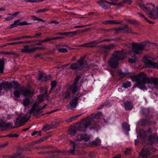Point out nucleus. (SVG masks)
<instances>
[{
    "mask_svg": "<svg viewBox=\"0 0 158 158\" xmlns=\"http://www.w3.org/2000/svg\"><path fill=\"white\" fill-rule=\"evenodd\" d=\"M136 85L139 89L145 90L146 89L145 85H148V87L150 88L155 87L158 83L156 79L152 77L150 78L143 73L139 74L135 77Z\"/></svg>",
    "mask_w": 158,
    "mask_h": 158,
    "instance_id": "obj_1",
    "label": "nucleus"
},
{
    "mask_svg": "<svg viewBox=\"0 0 158 158\" xmlns=\"http://www.w3.org/2000/svg\"><path fill=\"white\" fill-rule=\"evenodd\" d=\"M80 77L77 76L74 79V83L71 85H66L64 88V91L62 92V96L64 98H69L71 94H75L78 91V89L77 86L78 81Z\"/></svg>",
    "mask_w": 158,
    "mask_h": 158,
    "instance_id": "obj_2",
    "label": "nucleus"
},
{
    "mask_svg": "<svg viewBox=\"0 0 158 158\" xmlns=\"http://www.w3.org/2000/svg\"><path fill=\"white\" fill-rule=\"evenodd\" d=\"M91 123L90 119L89 116L81 121L79 123V126L77 128L73 127L69 130V133L71 135H74L77 131H85L88 126Z\"/></svg>",
    "mask_w": 158,
    "mask_h": 158,
    "instance_id": "obj_3",
    "label": "nucleus"
},
{
    "mask_svg": "<svg viewBox=\"0 0 158 158\" xmlns=\"http://www.w3.org/2000/svg\"><path fill=\"white\" fill-rule=\"evenodd\" d=\"M126 56L125 53L123 51H117L115 52L113 56L108 61L109 66L113 68L117 67L118 64V61L122 60Z\"/></svg>",
    "mask_w": 158,
    "mask_h": 158,
    "instance_id": "obj_4",
    "label": "nucleus"
},
{
    "mask_svg": "<svg viewBox=\"0 0 158 158\" xmlns=\"http://www.w3.org/2000/svg\"><path fill=\"white\" fill-rule=\"evenodd\" d=\"M15 87L16 90L14 92V94L16 98H19L20 94L25 97L30 96L33 94V91L30 88L19 87L17 85H16Z\"/></svg>",
    "mask_w": 158,
    "mask_h": 158,
    "instance_id": "obj_5",
    "label": "nucleus"
},
{
    "mask_svg": "<svg viewBox=\"0 0 158 158\" xmlns=\"http://www.w3.org/2000/svg\"><path fill=\"white\" fill-rule=\"evenodd\" d=\"M148 46V44L147 43L142 44L133 43L132 44V50L129 53V55L131 56L134 57L135 55L141 53V51L145 49Z\"/></svg>",
    "mask_w": 158,
    "mask_h": 158,
    "instance_id": "obj_6",
    "label": "nucleus"
},
{
    "mask_svg": "<svg viewBox=\"0 0 158 158\" xmlns=\"http://www.w3.org/2000/svg\"><path fill=\"white\" fill-rule=\"evenodd\" d=\"M148 6L146 7L148 9L147 13L149 15V17L152 19L158 18V7H155V5L152 3H147Z\"/></svg>",
    "mask_w": 158,
    "mask_h": 158,
    "instance_id": "obj_7",
    "label": "nucleus"
},
{
    "mask_svg": "<svg viewBox=\"0 0 158 158\" xmlns=\"http://www.w3.org/2000/svg\"><path fill=\"white\" fill-rule=\"evenodd\" d=\"M47 106V105L45 104L42 108L39 107L36 103H35L33 105L32 108L29 112V114L33 113V114L35 116L40 114L41 113L40 110L42 109L45 108V107Z\"/></svg>",
    "mask_w": 158,
    "mask_h": 158,
    "instance_id": "obj_8",
    "label": "nucleus"
},
{
    "mask_svg": "<svg viewBox=\"0 0 158 158\" xmlns=\"http://www.w3.org/2000/svg\"><path fill=\"white\" fill-rule=\"evenodd\" d=\"M85 58H81L76 63L72 64L70 66V69L74 70H80L83 67V61Z\"/></svg>",
    "mask_w": 158,
    "mask_h": 158,
    "instance_id": "obj_9",
    "label": "nucleus"
},
{
    "mask_svg": "<svg viewBox=\"0 0 158 158\" xmlns=\"http://www.w3.org/2000/svg\"><path fill=\"white\" fill-rule=\"evenodd\" d=\"M45 48H30L28 45H26L24 46L23 48L21 50V51L22 53H30L35 52L37 49H45Z\"/></svg>",
    "mask_w": 158,
    "mask_h": 158,
    "instance_id": "obj_10",
    "label": "nucleus"
},
{
    "mask_svg": "<svg viewBox=\"0 0 158 158\" xmlns=\"http://www.w3.org/2000/svg\"><path fill=\"white\" fill-rule=\"evenodd\" d=\"M30 115L28 117L26 116L19 117L16 119L17 123H18L20 126L24 125L30 118Z\"/></svg>",
    "mask_w": 158,
    "mask_h": 158,
    "instance_id": "obj_11",
    "label": "nucleus"
},
{
    "mask_svg": "<svg viewBox=\"0 0 158 158\" xmlns=\"http://www.w3.org/2000/svg\"><path fill=\"white\" fill-rule=\"evenodd\" d=\"M147 56H145L143 59V61L147 64L148 67H153V68L158 67V63L156 64L154 62H152L150 60L147 59Z\"/></svg>",
    "mask_w": 158,
    "mask_h": 158,
    "instance_id": "obj_12",
    "label": "nucleus"
},
{
    "mask_svg": "<svg viewBox=\"0 0 158 158\" xmlns=\"http://www.w3.org/2000/svg\"><path fill=\"white\" fill-rule=\"evenodd\" d=\"M78 99L77 97H74L70 101L69 106L70 108L74 109L76 108L78 104Z\"/></svg>",
    "mask_w": 158,
    "mask_h": 158,
    "instance_id": "obj_13",
    "label": "nucleus"
},
{
    "mask_svg": "<svg viewBox=\"0 0 158 158\" xmlns=\"http://www.w3.org/2000/svg\"><path fill=\"white\" fill-rule=\"evenodd\" d=\"M140 155L144 158H147L150 155L149 150L145 147H144L140 152Z\"/></svg>",
    "mask_w": 158,
    "mask_h": 158,
    "instance_id": "obj_14",
    "label": "nucleus"
},
{
    "mask_svg": "<svg viewBox=\"0 0 158 158\" xmlns=\"http://www.w3.org/2000/svg\"><path fill=\"white\" fill-rule=\"evenodd\" d=\"M90 139V137L89 135L84 134L83 135H78L77 138V140L81 141L83 140L85 141H88Z\"/></svg>",
    "mask_w": 158,
    "mask_h": 158,
    "instance_id": "obj_15",
    "label": "nucleus"
},
{
    "mask_svg": "<svg viewBox=\"0 0 158 158\" xmlns=\"http://www.w3.org/2000/svg\"><path fill=\"white\" fill-rule=\"evenodd\" d=\"M70 144L72 145L73 147V149H71L69 151V153H71L72 155H74L75 154V148H77V145L73 141H69Z\"/></svg>",
    "mask_w": 158,
    "mask_h": 158,
    "instance_id": "obj_16",
    "label": "nucleus"
},
{
    "mask_svg": "<svg viewBox=\"0 0 158 158\" xmlns=\"http://www.w3.org/2000/svg\"><path fill=\"white\" fill-rule=\"evenodd\" d=\"M124 107L126 110H131L133 108L132 104L130 102H126L124 103Z\"/></svg>",
    "mask_w": 158,
    "mask_h": 158,
    "instance_id": "obj_17",
    "label": "nucleus"
},
{
    "mask_svg": "<svg viewBox=\"0 0 158 158\" xmlns=\"http://www.w3.org/2000/svg\"><path fill=\"white\" fill-rule=\"evenodd\" d=\"M5 86H6L8 89H10L12 88V86L10 83H3L1 85H0V92H1V90H2L3 88H4Z\"/></svg>",
    "mask_w": 158,
    "mask_h": 158,
    "instance_id": "obj_18",
    "label": "nucleus"
},
{
    "mask_svg": "<svg viewBox=\"0 0 158 158\" xmlns=\"http://www.w3.org/2000/svg\"><path fill=\"white\" fill-rule=\"evenodd\" d=\"M20 23L19 20H15L14 23L10 25L9 28H11L15 27H16L18 25H20Z\"/></svg>",
    "mask_w": 158,
    "mask_h": 158,
    "instance_id": "obj_19",
    "label": "nucleus"
},
{
    "mask_svg": "<svg viewBox=\"0 0 158 158\" xmlns=\"http://www.w3.org/2000/svg\"><path fill=\"white\" fill-rule=\"evenodd\" d=\"M31 36L25 35L16 37L14 39V40H23L24 39L31 38Z\"/></svg>",
    "mask_w": 158,
    "mask_h": 158,
    "instance_id": "obj_20",
    "label": "nucleus"
},
{
    "mask_svg": "<svg viewBox=\"0 0 158 158\" xmlns=\"http://www.w3.org/2000/svg\"><path fill=\"white\" fill-rule=\"evenodd\" d=\"M122 21L121 20H109L106 21V23L117 24L120 23Z\"/></svg>",
    "mask_w": 158,
    "mask_h": 158,
    "instance_id": "obj_21",
    "label": "nucleus"
},
{
    "mask_svg": "<svg viewBox=\"0 0 158 158\" xmlns=\"http://www.w3.org/2000/svg\"><path fill=\"white\" fill-rule=\"evenodd\" d=\"M77 33V31H72L69 32H67L66 36L68 37H72Z\"/></svg>",
    "mask_w": 158,
    "mask_h": 158,
    "instance_id": "obj_22",
    "label": "nucleus"
},
{
    "mask_svg": "<svg viewBox=\"0 0 158 158\" xmlns=\"http://www.w3.org/2000/svg\"><path fill=\"white\" fill-rule=\"evenodd\" d=\"M60 123V121L59 120L56 119L52 123V124L53 127H56L58 126Z\"/></svg>",
    "mask_w": 158,
    "mask_h": 158,
    "instance_id": "obj_23",
    "label": "nucleus"
},
{
    "mask_svg": "<svg viewBox=\"0 0 158 158\" xmlns=\"http://www.w3.org/2000/svg\"><path fill=\"white\" fill-rule=\"evenodd\" d=\"M139 6L140 7L143 11L146 13H148V8H147L145 6L144 4H139Z\"/></svg>",
    "mask_w": 158,
    "mask_h": 158,
    "instance_id": "obj_24",
    "label": "nucleus"
},
{
    "mask_svg": "<svg viewBox=\"0 0 158 158\" xmlns=\"http://www.w3.org/2000/svg\"><path fill=\"white\" fill-rule=\"evenodd\" d=\"M30 100L29 99L27 98H25L23 102V104L24 106H27L30 103Z\"/></svg>",
    "mask_w": 158,
    "mask_h": 158,
    "instance_id": "obj_25",
    "label": "nucleus"
},
{
    "mask_svg": "<svg viewBox=\"0 0 158 158\" xmlns=\"http://www.w3.org/2000/svg\"><path fill=\"white\" fill-rule=\"evenodd\" d=\"M51 78V76L50 75H44L43 77V81H45L50 79Z\"/></svg>",
    "mask_w": 158,
    "mask_h": 158,
    "instance_id": "obj_26",
    "label": "nucleus"
},
{
    "mask_svg": "<svg viewBox=\"0 0 158 158\" xmlns=\"http://www.w3.org/2000/svg\"><path fill=\"white\" fill-rule=\"evenodd\" d=\"M106 41V40H103L101 41L99 40H97L91 42L90 44H93V45H96L98 44L101 42H103L104 41Z\"/></svg>",
    "mask_w": 158,
    "mask_h": 158,
    "instance_id": "obj_27",
    "label": "nucleus"
},
{
    "mask_svg": "<svg viewBox=\"0 0 158 158\" xmlns=\"http://www.w3.org/2000/svg\"><path fill=\"white\" fill-rule=\"evenodd\" d=\"M4 63L2 61L0 60V71L1 73L3 72L4 69Z\"/></svg>",
    "mask_w": 158,
    "mask_h": 158,
    "instance_id": "obj_28",
    "label": "nucleus"
},
{
    "mask_svg": "<svg viewBox=\"0 0 158 158\" xmlns=\"http://www.w3.org/2000/svg\"><path fill=\"white\" fill-rule=\"evenodd\" d=\"M131 86V83L130 82H127L123 84V87L125 88H127Z\"/></svg>",
    "mask_w": 158,
    "mask_h": 158,
    "instance_id": "obj_29",
    "label": "nucleus"
},
{
    "mask_svg": "<svg viewBox=\"0 0 158 158\" xmlns=\"http://www.w3.org/2000/svg\"><path fill=\"white\" fill-rule=\"evenodd\" d=\"M60 46H57V47L58 48ZM58 51L60 52L65 53L67 52V50L66 49L64 48H58Z\"/></svg>",
    "mask_w": 158,
    "mask_h": 158,
    "instance_id": "obj_30",
    "label": "nucleus"
},
{
    "mask_svg": "<svg viewBox=\"0 0 158 158\" xmlns=\"http://www.w3.org/2000/svg\"><path fill=\"white\" fill-rule=\"evenodd\" d=\"M48 9L47 8H44L38 10L35 12V13L36 14H38L39 13H42L46 11H48Z\"/></svg>",
    "mask_w": 158,
    "mask_h": 158,
    "instance_id": "obj_31",
    "label": "nucleus"
},
{
    "mask_svg": "<svg viewBox=\"0 0 158 158\" xmlns=\"http://www.w3.org/2000/svg\"><path fill=\"white\" fill-rule=\"evenodd\" d=\"M118 73L119 76L121 77L125 76L127 74V73L122 72L121 70H119Z\"/></svg>",
    "mask_w": 158,
    "mask_h": 158,
    "instance_id": "obj_32",
    "label": "nucleus"
},
{
    "mask_svg": "<svg viewBox=\"0 0 158 158\" xmlns=\"http://www.w3.org/2000/svg\"><path fill=\"white\" fill-rule=\"evenodd\" d=\"M122 126L126 130L128 131L130 130L129 126L128 124L125 123L123 124Z\"/></svg>",
    "mask_w": 158,
    "mask_h": 158,
    "instance_id": "obj_33",
    "label": "nucleus"
},
{
    "mask_svg": "<svg viewBox=\"0 0 158 158\" xmlns=\"http://www.w3.org/2000/svg\"><path fill=\"white\" fill-rule=\"evenodd\" d=\"M44 76V74L42 72L40 73L39 74L38 77L37 78V80L39 81L42 80L43 81Z\"/></svg>",
    "mask_w": 158,
    "mask_h": 158,
    "instance_id": "obj_34",
    "label": "nucleus"
},
{
    "mask_svg": "<svg viewBox=\"0 0 158 158\" xmlns=\"http://www.w3.org/2000/svg\"><path fill=\"white\" fill-rule=\"evenodd\" d=\"M31 18L33 20H37L38 21H41L43 22H44V20L41 19L36 17L35 15H33L31 16Z\"/></svg>",
    "mask_w": 158,
    "mask_h": 158,
    "instance_id": "obj_35",
    "label": "nucleus"
},
{
    "mask_svg": "<svg viewBox=\"0 0 158 158\" xmlns=\"http://www.w3.org/2000/svg\"><path fill=\"white\" fill-rule=\"evenodd\" d=\"M101 143V141L98 139H96V141L92 142V144L94 145H99Z\"/></svg>",
    "mask_w": 158,
    "mask_h": 158,
    "instance_id": "obj_36",
    "label": "nucleus"
},
{
    "mask_svg": "<svg viewBox=\"0 0 158 158\" xmlns=\"http://www.w3.org/2000/svg\"><path fill=\"white\" fill-rule=\"evenodd\" d=\"M12 124L10 123H8L6 124L4 123V125L3 127V128H8L9 127H10V126H11Z\"/></svg>",
    "mask_w": 158,
    "mask_h": 158,
    "instance_id": "obj_37",
    "label": "nucleus"
},
{
    "mask_svg": "<svg viewBox=\"0 0 158 158\" xmlns=\"http://www.w3.org/2000/svg\"><path fill=\"white\" fill-rule=\"evenodd\" d=\"M56 82L55 81H53L51 83V89H52L56 87Z\"/></svg>",
    "mask_w": 158,
    "mask_h": 158,
    "instance_id": "obj_38",
    "label": "nucleus"
},
{
    "mask_svg": "<svg viewBox=\"0 0 158 158\" xmlns=\"http://www.w3.org/2000/svg\"><path fill=\"white\" fill-rule=\"evenodd\" d=\"M19 136V135L17 134H10L6 136L9 137H18Z\"/></svg>",
    "mask_w": 158,
    "mask_h": 158,
    "instance_id": "obj_39",
    "label": "nucleus"
},
{
    "mask_svg": "<svg viewBox=\"0 0 158 158\" xmlns=\"http://www.w3.org/2000/svg\"><path fill=\"white\" fill-rule=\"evenodd\" d=\"M137 59L135 58L133 59L130 58L129 59V62L131 63H134L137 61Z\"/></svg>",
    "mask_w": 158,
    "mask_h": 158,
    "instance_id": "obj_40",
    "label": "nucleus"
},
{
    "mask_svg": "<svg viewBox=\"0 0 158 158\" xmlns=\"http://www.w3.org/2000/svg\"><path fill=\"white\" fill-rule=\"evenodd\" d=\"M38 134V135L40 136H41V132L40 131H34L31 134L32 135H36V134Z\"/></svg>",
    "mask_w": 158,
    "mask_h": 158,
    "instance_id": "obj_41",
    "label": "nucleus"
},
{
    "mask_svg": "<svg viewBox=\"0 0 158 158\" xmlns=\"http://www.w3.org/2000/svg\"><path fill=\"white\" fill-rule=\"evenodd\" d=\"M43 95H39L38 96V100H39V102H41L42 101H43Z\"/></svg>",
    "mask_w": 158,
    "mask_h": 158,
    "instance_id": "obj_42",
    "label": "nucleus"
},
{
    "mask_svg": "<svg viewBox=\"0 0 158 158\" xmlns=\"http://www.w3.org/2000/svg\"><path fill=\"white\" fill-rule=\"evenodd\" d=\"M41 34H42L40 33H36L34 36H31V38H38V36H41Z\"/></svg>",
    "mask_w": 158,
    "mask_h": 158,
    "instance_id": "obj_43",
    "label": "nucleus"
},
{
    "mask_svg": "<svg viewBox=\"0 0 158 158\" xmlns=\"http://www.w3.org/2000/svg\"><path fill=\"white\" fill-rule=\"evenodd\" d=\"M31 23H28L26 21H23L20 23V25L23 26L25 25H28L31 24Z\"/></svg>",
    "mask_w": 158,
    "mask_h": 158,
    "instance_id": "obj_44",
    "label": "nucleus"
},
{
    "mask_svg": "<svg viewBox=\"0 0 158 158\" xmlns=\"http://www.w3.org/2000/svg\"><path fill=\"white\" fill-rule=\"evenodd\" d=\"M4 125V122L2 120H0V127L3 128Z\"/></svg>",
    "mask_w": 158,
    "mask_h": 158,
    "instance_id": "obj_45",
    "label": "nucleus"
},
{
    "mask_svg": "<svg viewBox=\"0 0 158 158\" xmlns=\"http://www.w3.org/2000/svg\"><path fill=\"white\" fill-rule=\"evenodd\" d=\"M13 19V16H8L6 18L5 21H9Z\"/></svg>",
    "mask_w": 158,
    "mask_h": 158,
    "instance_id": "obj_46",
    "label": "nucleus"
},
{
    "mask_svg": "<svg viewBox=\"0 0 158 158\" xmlns=\"http://www.w3.org/2000/svg\"><path fill=\"white\" fill-rule=\"evenodd\" d=\"M125 1H123L121 2L116 3V5L122 6H123L125 4Z\"/></svg>",
    "mask_w": 158,
    "mask_h": 158,
    "instance_id": "obj_47",
    "label": "nucleus"
},
{
    "mask_svg": "<svg viewBox=\"0 0 158 158\" xmlns=\"http://www.w3.org/2000/svg\"><path fill=\"white\" fill-rule=\"evenodd\" d=\"M102 115V113H101V112H99V113H98L97 114H96L95 115V118H98L100 116H101Z\"/></svg>",
    "mask_w": 158,
    "mask_h": 158,
    "instance_id": "obj_48",
    "label": "nucleus"
},
{
    "mask_svg": "<svg viewBox=\"0 0 158 158\" xmlns=\"http://www.w3.org/2000/svg\"><path fill=\"white\" fill-rule=\"evenodd\" d=\"M114 47V45L113 44H110L108 46H107L106 48L108 49H110L113 48Z\"/></svg>",
    "mask_w": 158,
    "mask_h": 158,
    "instance_id": "obj_49",
    "label": "nucleus"
},
{
    "mask_svg": "<svg viewBox=\"0 0 158 158\" xmlns=\"http://www.w3.org/2000/svg\"><path fill=\"white\" fill-rule=\"evenodd\" d=\"M131 150L130 148H127L125 152V153L126 154H128L130 152Z\"/></svg>",
    "mask_w": 158,
    "mask_h": 158,
    "instance_id": "obj_50",
    "label": "nucleus"
},
{
    "mask_svg": "<svg viewBox=\"0 0 158 158\" xmlns=\"http://www.w3.org/2000/svg\"><path fill=\"white\" fill-rule=\"evenodd\" d=\"M19 14V12H16L14 13L12 16H13V18L14 19L15 17H16L17 15Z\"/></svg>",
    "mask_w": 158,
    "mask_h": 158,
    "instance_id": "obj_51",
    "label": "nucleus"
},
{
    "mask_svg": "<svg viewBox=\"0 0 158 158\" xmlns=\"http://www.w3.org/2000/svg\"><path fill=\"white\" fill-rule=\"evenodd\" d=\"M43 43L46 42L48 41H50V38H47L44 40H42Z\"/></svg>",
    "mask_w": 158,
    "mask_h": 158,
    "instance_id": "obj_52",
    "label": "nucleus"
},
{
    "mask_svg": "<svg viewBox=\"0 0 158 158\" xmlns=\"http://www.w3.org/2000/svg\"><path fill=\"white\" fill-rule=\"evenodd\" d=\"M73 120H74L73 117H72L68 119L66 121L68 122H70L72 121Z\"/></svg>",
    "mask_w": 158,
    "mask_h": 158,
    "instance_id": "obj_53",
    "label": "nucleus"
},
{
    "mask_svg": "<svg viewBox=\"0 0 158 158\" xmlns=\"http://www.w3.org/2000/svg\"><path fill=\"white\" fill-rule=\"evenodd\" d=\"M57 34L59 35H66V36L67 32H64V33L59 32V33H57Z\"/></svg>",
    "mask_w": 158,
    "mask_h": 158,
    "instance_id": "obj_54",
    "label": "nucleus"
},
{
    "mask_svg": "<svg viewBox=\"0 0 158 158\" xmlns=\"http://www.w3.org/2000/svg\"><path fill=\"white\" fill-rule=\"evenodd\" d=\"M43 41L42 40H40L39 41V42L37 43L36 44V45H42L43 44Z\"/></svg>",
    "mask_w": 158,
    "mask_h": 158,
    "instance_id": "obj_55",
    "label": "nucleus"
},
{
    "mask_svg": "<svg viewBox=\"0 0 158 158\" xmlns=\"http://www.w3.org/2000/svg\"><path fill=\"white\" fill-rule=\"evenodd\" d=\"M8 142H6V143H5V144L1 145H0V147H1V148L5 147L6 146L8 145Z\"/></svg>",
    "mask_w": 158,
    "mask_h": 158,
    "instance_id": "obj_56",
    "label": "nucleus"
},
{
    "mask_svg": "<svg viewBox=\"0 0 158 158\" xmlns=\"http://www.w3.org/2000/svg\"><path fill=\"white\" fill-rule=\"evenodd\" d=\"M138 14L139 15H140V16H141L143 18L145 19V20H147V19L143 15H142L140 13H138Z\"/></svg>",
    "mask_w": 158,
    "mask_h": 158,
    "instance_id": "obj_57",
    "label": "nucleus"
},
{
    "mask_svg": "<svg viewBox=\"0 0 158 158\" xmlns=\"http://www.w3.org/2000/svg\"><path fill=\"white\" fill-rule=\"evenodd\" d=\"M85 27V25H81V26H74V28H82L83 27Z\"/></svg>",
    "mask_w": 158,
    "mask_h": 158,
    "instance_id": "obj_58",
    "label": "nucleus"
},
{
    "mask_svg": "<svg viewBox=\"0 0 158 158\" xmlns=\"http://www.w3.org/2000/svg\"><path fill=\"white\" fill-rule=\"evenodd\" d=\"M81 114H78V115H76L75 116H74L73 117L74 120L76 119L79 117L81 116Z\"/></svg>",
    "mask_w": 158,
    "mask_h": 158,
    "instance_id": "obj_59",
    "label": "nucleus"
},
{
    "mask_svg": "<svg viewBox=\"0 0 158 158\" xmlns=\"http://www.w3.org/2000/svg\"><path fill=\"white\" fill-rule=\"evenodd\" d=\"M101 6L103 8L105 9H106L108 8V6L106 5L103 4Z\"/></svg>",
    "mask_w": 158,
    "mask_h": 158,
    "instance_id": "obj_60",
    "label": "nucleus"
},
{
    "mask_svg": "<svg viewBox=\"0 0 158 158\" xmlns=\"http://www.w3.org/2000/svg\"><path fill=\"white\" fill-rule=\"evenodd\" d=\"M97 3H98L100 6H102L103 4V2L101 1H97Z\"/></svg>",
    "mask_w": 158,
    "mask_h": 158,
    "instance_id": "obj_61",
    "label": "nucleus"
},
{
    "mask_svg": "<svg viewBox=\"0 0 158 158\" xmlns=\"http://www.w3.org/2000/svg\"><path fill=\"white\" fill-rule=\"evenodd\" d=\"M106 2L108 3V4H110L112 5H116V3H114V2H109L108 1Z\"/></svg>",
    "mask_w": 158,
    "mask_h": 158,
    "instance_id": "obj_62",
    "label": "nucleus"
},
{
    "mask_svg": "<svg viewBox=\"0 0 158 158\" xmlns=\"http://www.w3.org/2000/svg\"><path fill=\"white\" fill-rule=\"evenodd\" d=\"M59 38H57L56 37H54V38H50V41L53 40H56L57 39H58Z\"/></svg>",
    "mask_w": 158,
    "mask_h": 158,
    "instance_id": "obj_63",
    "label": "nucleus"
},
{
    "mask_svg": "<svg viewBox=\"0 0 158 158\" xmlns=\"http://www.w3.org/2000/svg\"><path fill=\"white\" fill-rule=\"evenodd\" d=\"M121 157V155H118L115 156L113 157V158H120Z\"/></svg>",
    "mask_w": 158,
    "mask_h": 158,
    "instance_id": "obj_64",
    "label": "nucleus"
}]
</instances>
